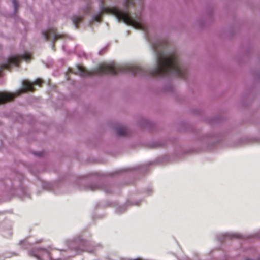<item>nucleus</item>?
<instances>
[{
  "label": "nucleus",
  "mask_w": 260,
  "mask_h": 260,
  "mask_svg": "<svg viewBox=\"0 0 260 260\" xmlns=\"http://www.w3.org/2000/svg\"><path fill=\"white\" fill-rule=\"evenodd\" d=\"M13 6L15 9V11H16L18 7V4L17 0H13Z\"/></svg>",
  "instance_id": "9d476101"
},
{
  "label": "nucleus",
  "mask_w": 260,
  "mask_h": 260,
  "mask_svg": "<svg viewBox=\"0 0 260 260\" xmlns=\"http://www.w3.org/2000/svg\"><path fill=\"white\" fill-rule=\"evenodd\" d=\"M81 18L79 17H75L73 19V23L75 25V28H77V22L80 21Z\"/></svg>",
  "instance_id": "6e6552de"
},
{
  "label": "nucleus",
  "mask_w": 260,
  "mask_h": 260,
  "mask_svg": "<svg viewBox=\"0 0 260 260\" xmlns=\"http://www.w3.org/2000/svg\"><path fill=\"white\" fill-rule=\"evenodd\" d=\"M101 11L103 13L112 14L117 21H121L126 24L144 32L146 39L151 44L156 59L155 67L148 71L150 75L157 77L167 75L184 77L186 73V69L180 61L176 53L174 51L167 50L166 45L164 41L150 40L147 28L140 19L129 17L127 9L121 10L115 7H102Z\"/></svg>",
  "instance_id": "f257e3e1"
},
{
  "label": "nucleus",
  "mask_w": 260,
  "mask_h": 260,
  "mask_svg": "<svg viewBox=\"0 0 260 260\" xmlns=\"http://www.w3.org/2000/svg\"><path fill=\"white\" fill-rule=\"evenodd\" d=\"M125 4L126 6L132 5L133 2L132 0H124Z\"/></svg>",
  "instance_id": "9b49d317"
},
{
  "label": "nucleus",
  "mask_w": 260,
  "mask_h": 260,
  "mask_svg": "<svg viewBox=\"0 0 260 260\" xmlns=\"http://www.w3.org/2000/svg\"><path fill=\"white\" fill-rule=\"evenodd\" d=\"M127 134V129L124 127H118L117 128V134L118 136H122Z\"/></svg>",
  "instance_id": "0eeeda50"
},
{
  "label": "nucleus",
  "mask_w": 260,
  "mask_h": 260,
  "mask_svg": "<svg viewBox=\"0 0 260 260\" xmlns=\"http://www.w3.org/2000/svg\"><path fill=\"white\" fill-rule=\"evenodd\" d=\"M41 83V80L40 79H36L33 82H30L27 80H23L22 82V89L17 91L15 93H12L8 92L0 93V104L12 100L14 96L19 95L25 91H32V85L34 84L40 85Z\"/></svg>",
  "instance_id": "7ed1b4c3"
},
{
  "label": "nucleus",
  "mask_w": 260,
  "mask_h": 260,
  "mask_svg": "<svg viewBox=\"0 0 260 260\" xmlns=\"http://www.w3.org/2000/svg\"><path fill=\"white\" fill-rule=\"evenodd\" d=\"M100 19H101V15L99 14L94 15L92 17L93 21H95L97 22L100 21Z\"/></svg>",
  "instance_id": "1a4fd4ad"
},
{
  "label": "nucleus",
  "mask_w": 260,
  "mask_h": 260,
  "mask_svg": "<svg viewBox=\"0 0 260 260\" xmlns=\"http://www.w3.org/2000/svg\"><path fill=\"white\" fill-rule=\"evenodd\" d=\"M144 70L141 67L132 63L116 65L113 62L101 64L91 71H88L81 66L76 68V73L82 77L90 76L93 74L102 75L109 74L115 75L117 72H127L133 74H142Z\"/></svg>",
  "instance_id": "f03ea898"
},
{
  "label": "nucleus",
  "mask_w": 260,
  "mask_h": 260,
  "mask_svg": "<svg viewBox=\"0 0 260 260\" xmlns=\"http://www.w3.org/2000/svg\"><path fill=\"white\" fill-rule=\"evenodd\" d=\"M42 34L46 40H47L50 38L52 41H55L60 37V35L53 28H50L48 30L43 31Z\"/></svg>",
  "instance_id": "423d86ee"
},
{
  "label": "nucleus",
  "mask_w": 260,
  "mask_h": 260,
  "mask_svg": "<svg viewBox=\"0 0 260 260\" xmlns=\"http://www.w3.org/2000/svg\"><path fill=\"white\" fill-rule=\"evenodd\" d=\"M31 254L38 260H50L49 251L45 249L39 248L35 252H31Z\"/></svg>",
  "instance_id": "39448f33"
},
{
  "label": "nucleus",
  "mask_w": 260,
  "mask_h": 260,
  "mask_svg": "<svg viewBox=\"0 0 260 260\" xmlns=\"http://www.w3.org/2000/svg\"><path fill=\"white\" fill-rule=\"evenodd\" d=\"M30 59V56L27 53L24 54L21 57L17 55H12L7 59V61L1 65V68L9 69L12 66H17L20 59L28 61Z\"/></svg>",
  "instance_id": "20e7f679"
}]
</instances>
